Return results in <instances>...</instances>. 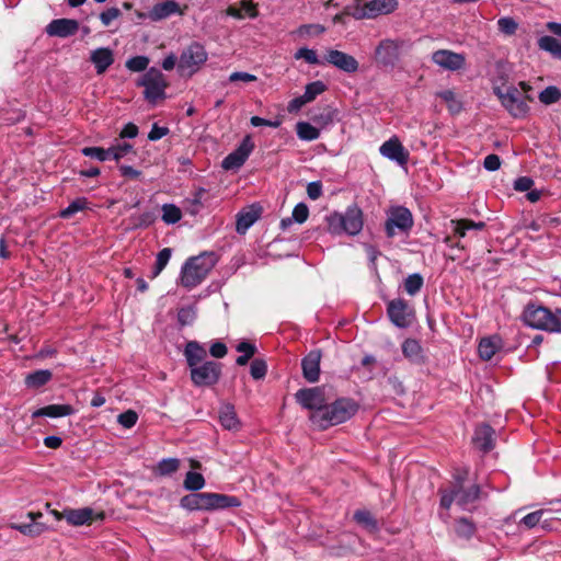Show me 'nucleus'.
<instances>
[{
  "label": "nucleus",
  "instance_id": "64",
  "mask_svg": "<svg viewBox=\"0 0 561 561\" xmlns=\"http://www.w3.org/2000/svg\"><path fill=\"white\" fill-rule=\"evenodd\" d=\"M210 354L216 358H222L227 354V346L221 342H215L210 346Z\"/></svg>",
  "mask_w": 561,
  "mask_h": 561
},
{
  "label": "nucleus",
  "instance_id": "53",
  "mask_svg": "<svg viewBox=\"0 0 561 561\" xmlns=\"http://www.w3.org/2000/svg\"><path fill=\"white\" fill-rule=\"evenodd\" d=\"M138 420V415L135 411L128 410L121 413L117 417L118 423L125 428L133 427Z\"/></svg>",
  "mask_w": 561,
  "mask_h": 561
},
{
  "label": "nucleus",
  "instance_id": "33",
  "mask_svg": "<svg viewBox=\"0 0 561 561\" xmlns=\"http://www.w3.org/2000/svg\"><path fill=\"white\" fill-rule=\"evenodd\" d=\"M53 377V374L48 369H39L28 374L25 377V385L27 388L37 389L46 385Z\"/></svg>",
  "mask_w": 561,
  "mask_h": 561
},
{
  "label": "nucleus",
  "instance_id": "17",
  "mask_svg": "<svg viewBox=\"0 0 561 561\" xmlns=\"http://www.w3.org/2000/svg\"><path fill=\"white\" fill-rule=\"evenodd\" d=\"M387 313L398 328H408L411 324L412 311L403 299L391 300L388 304Z\"/></svg>",
  "mask_w": 561,
  "mask_h": 561
},
{
  "label": "nucleus",
  "instance_id": "63",
  "mask_svg": "<svg viewBox=\"0 0 561 561\" xmlns=\"http://www.w3.org/2000/svg\"><path fill=\"white\" fill-rule=\"evenodd\" d=\"M309 102L304 99V95H299L294 98L287 105V111L289 113H297L302 106L308 104Z\"/></svg>",
  "mask_w": 561,
  "mask_h": 561
},
{
  "label": "nucleus",
  "instance_id": "48",
  "mask_svg": "<svg viewBox=\"0 0 561 561\" xmlns=\"http://www.w3.org/2000/svg\"><path fill=\"white\" fill-rule=\"evenodd\" d=\"M455 531L459 537L471 538L476 531L473 523L467 518H460L456 522Z\"/></svg>",
  "mask_w": 561,
  "mask_h": 561
},
{
  "label": "nucleus",
  "instance_id": "51",
  "mask_svg": "<svg viewBox=\"0 0 561 561\" xmlns=\"http://www.w3.org/2000/svg\"><path fill=\"white\" fill-rule=\"evenodd\" d=\"M266 371H267V365L263 359L255 358L251 363L250 374L253 377V379L259 380V379L264 378L266 375Z\"/></svg>",
  "mask_w": 561,
  "mask_h": 561
},
{
  "label": "nucleus",
  "instance_id": "28",
  "mask_svg": "<svg viewBox=\"0 0 561 561\" xmlns=\"http://www.w3.org/2000/svg\"><path fill=\"white\" fill-rule=\"evenodd\" d=\"M76 412L75 408L70 404H49L43 408H39L35 410L32 413V417H42V416H48V417H61V416H69L72 415Z\"/></svg>",
  "mask_w": 561,
  "mask_h": 561
},
{
  "label": "nucleus",
  "instance_id": "13",
  "mask_svg": "<svg viewBox=\"0 0 561 561\" xmlns=\"http://www.w3.org/2000/svg\"><path fill=\"white\" fill-rule=\"evenodd\" d=\"M140 85L145 88V96L150 102L163 98L168 85L163 73L157 68H150L141 78Z\"/></svg>",
  "mask_w": 561,
  "mask_h": 561
},
{
  "label": "nucleus",
  "instance_id": "43",
  "mask_svg": "<svg viewBox=\"0 0 561 561\" xmlns=\"http://www.w3.org/2000/svg\"><path fill=\"white\" fill-rule=\"evenodd\" d=\"M424 280L421 274L409 275L404 280V289L410 296L416 295L423 287Z\"/></svg>",
  "mask_w": 561,
  "mask_h": 561
},
{
  "label": "nucleus",
  "instance_id": "60",
  "mask_svg": "<svg viewBox=\"0 0 561 561\" xmlns=\"http://www.w3.org/2000/svg\"><path fill=\"white\" fill-rule=\"evenodd\" d=\"M256 79L257 78L254 75H251V73H248V72H242V71L232 72L229 76V81L230 82L241 81V82H244V83H249V82L256 81Z\"/></svg>",
  "mask_w": 561,
  "mask_h": 561
},
{
  "label": "nucleus",
  "instance_id": "45",
  "mask_svg": "<svg viewBox=\"0 0 561 561\" xmlns=\"http://www.w3.org/2000/svg\"><path fill=\"white\" fill-rule=\"evenodd\" d=\"M88 201L85 197H79L72 201L65 209L60 211L61 218H70L78 211H81L87 208Z\"/></svg>",
  "mask_w": 561,
  "mask_h": 561
},
{
  "label": "nucleus",
  "instance_id": "3",
  "mask_svg": "<svg viewBox=\"0 0 561 561\" xmlns=\"http://www.w3.org/2000/svg\"><path fill=\"white\" fill-rule=\"evenodd\" d=\"M181 507L187 511H215L228 507H237L240 501L236 496L219 493H191L180 501Z\"/></svg>",
  "mask_w": 561,
  "mask_h": 561
},
{
  "label": "nucleus",
  "instance_id": "5",
  "mask_svg": "<svg viewBox=\"0 0 561 561\" xmlns=\"http://www.w3.org/2000/svg\"><path fill=\"white\" fill-rule=\"evenodd\" d=\"M526 325L549 332H561V309L551 311L537 304H528L523 312Z\"/></svg>",
  "mask_w": 561,
  "mask_h": 561
},
{
  "label": "nucleus",
  "instance_id": "38",
  "mask_svg": "<svg viewBox=\"0 0 561 561\" xmlns=\"http://www.w3.org/2000/svg\"><path fill=\"white\" fill-rule=\"evenodd\" d=\"M294 58L296 60H305L309 65H323L324 61L321 60L318 53L314 49L308 47L299 48L295 54Z\"/></svg>",
  "mask_w": 561,
  "mask_h": 561
},
{
  "label": "nucleus",
  "instance_id": "37",
  "mask_svg": "<svg viewBox=\"0 0 561 561\" xmlns=\"http://www.w3.org/2000/svg\"><path fill=\"white\" fill-rule=\"evenodd\" d=\"M540 49L550 53L553 57L561 59V42L552 36H542L538 41Z\"/></svg>",
  "mask_w": 561,
  "mask_h": 561
},
{
  "label": "nucleus",
  "instance_id": "44",
  "mask_svg": "<svg viewBox=\"0 0 561 561\" xmlns=\"http://www.w3.org/2000/svg\"><path fill=\"white\" fill-rule=\"evenodd\" d=\"M180 467V460L176 458H165L158 462L157 472L160 476H170Z\"/></svg>",
  "mask_w": 561,
  "mask_h": 561
},
{
  "label": "nucleus",
  "instance_id": "56",
  "mask_svg": "<svg viewBox=\"0 0 561 561\" xmlns=\"http://www.w3.org/2000/svg\"><path fill=\"white\" fill-rule=\"evenodd\" d=\"M501 32L505 34H513L517 30V23L511 18H502L497 21Z\"/></svg>",
  "mask_w": 561,
  "mask_h": 561
},
{
  "label": "nucleus",
  "instance_id": "42",
  "mask_svg": "<svg viewBox=\"0 0 561 561\" xmlns=\"http://www.w3.org/2000/svg\"><path fill=\"white\" fill-rule=\"evenodd\" d=\"M327 90V85L324 82L317 80L311 83H308L305 88L304 99L309 103L316 100V98L322 94Z\"/></svg>",
  "mask_w": 561,
  "mask_h": 561
},
{
  "label": "nucleus",
  "instance_id": "30",
  "mask_svg": "<svg viewBox=\"0 0 561 561\" xmlns=\"http://www.w3.org/2000/svg\"><path fill=\"white\" fill-rule=\"evenodd\" d=\"M184 355L190 368L204 363L207 353L206 350L196 341L187 342Z\"/></svg>",
  "mask_w": 561,
  "mask_h": 561
},
{
  "label": "nucleus",
  "instance_id": "24",
  "mask_svg": "<svg viewBox=\"0 0 561 561\" xmlns=\"http://www.w3.org/2000/svg\"><path fill=\"white\" fill-rule=\"evenodd\" d=\"M379 152L401 167L408 163L410 156L409 151L402 146V142H382Z\"/></svg>",
  "mask_w": 561,
  "mask_h": 561
},
{
  "label": "nucleus",
  "instance_id": "52",
  "mask_svg": "<svg viewBox=\"0 0 561 561\" xmlns=\"http://www.w3.org/2000/svg\"><path fill=\"white\" fill-rule=\"evenodd\" d=\"M149 65V59L145 56H136L126 61V67L130 71H142Z\"/></svg>",
  "mask_w": 561,
  "mask_h": 561
},
{
  "label": "nucleus",
  "instance_id": "25",
  "mask_svg": "<svg viewBox=\"0 0 561 561\" xmlns=\"http://www.w3.org/2000/svg\"><path fill=\"white\" fill-rule=\"evenodd\" d=\"M90 61L93 64L96 73L102 75L114 62V53L107 47L93 49L90 53Z\"/></svg>",
  "mask_w": 561,
  "mask_h": 561
},
{
  "label": "nucleus",
  "instance_id": "31",
  "mask_svg": "<svg viewBox=\"0 0 561 561\" xmlns=\"http://www.w3.org/2000/svg\"><path fill=\"white\" fill-rule=\"evenodd\" d=\"M502 342L499 336L484 337L478 346L479 355L484 360H490L501 348Z\"/></svg>",
  "mask_w": 561,
  "mask_h": 561
},
{
  "label": "nucleus",
  "instance_id": "50",
  "mask_svg": "<svg viewBox=\"0 0 561 561\" xmlns=\"http://www.w3.org/2000/svg\"><path fill=\"white\" fill-rule=\"evenodd\" d=\"M545 513V510L531 512L520 519L519 525L525 526L527 529H531L541 523V518Z\"/></svg>",
  "mask_w": 561,
  "mask_h": 561
},
{
  "label": "nucleus",
  "instance_id": "29",
  "mask_svg": "<svg viewBox=\"0 0 561 561\" xmlns=\"http://www.w3.org/2000/svg\"><path fill=\"white\" fill-rule=\"evenodd\" d=\"M94 512L90 507L67 508L64 511L65 519L72 526H82L90 524L93 519Z\"/></svg>",
  "mask_w": 561,
  "mask_h": 561
},
{
  "label": "nucleus",
  "instance_id": "16",
  "mask_svg": "<svg viewBox=\"0 0 561 561\" xmlns=\"http://www.w3.org/2000/svg\"><path fill=\"white\" fill-rule=\"evenodd\" d=\"M432 61L444 70L457 71L465 68L466 57L449 49H439L432 54Z\"/></svg>",
  "mask_w": 561,
  "mask_h": 561
},
{
  "label": "nucleus",
  "instance_id": "62",
  "mask_svg": "<svg viewBox=\"0 0 561 561\" xmlns=\"http://www.w3.org/2000/svg\"><path fill=\"white\" fill-rule=\"evenodd\" d=\"M308 197L312 201L318 199L322 195V184L319 181L310 182L307 185Z\"/></svg>",
  "mask_w": 561,
  "mask_h": 561
},
{
  "label": "nucleus",
  "instance_id": "21",
  "mask_svg": "<svg viewBox=\"0 0 561 561\" xmlns=\"http://www.w3.org/2000/svg\"><path fill=\"white\" fill-rule=\"evenodd\" d=\"M321 357L322 354L319 350H312L302 358V375L307 381L317 382L319 380Z\"/></svg>",
  "mask_w": 561,
  "mask_h": 561
},
{
  "label": "nucleus",
  "instance_id": "4",
  "mask_svg": "<svg viewBox=\"0 0 561 561\" xmlns=\"http://www.w3.org/2000/svg\"><path fill=\"white\" fill-rule=\"evenodd\" d=\"M328 230L332 234H358L364 226L363 211L357 205H351L344 213L334 211L327 217Z\"/></svg>",
  "mask_w": 561,
  "mask_h": 561
},
{
  "label": "nucleus",
  "instance_id": "18",
  "mask_svg": "<svg viewBox=\"0 0 561 561\" xmlns=\"http://www.w3.org/2000/svg\"><path fill=\"white\" fill-rule=\"evenodd\" d=\"M253 149V142H240V146L222 160V169L226 171H238L244 164Z\"/></svg>",
  "mask_w": 561,
  "mask_h": 561
},
{
  "label": "nucleus",
  "instance_id": "1",
  "mask_svg": "<svg viewBox=\"0 0 561 561\" xmlns=\"http://www.w3.org/2000/svg\"><path fill=\"white\" fill-rule=\"evenodd\" d=\"M531 87L522 81L519 88L510 83L504 77H500L493 81V91L499 98L503 107L514 117L523 118L529 112L528 101L531 99L527 95Z\"/></svg>",
  "mask_w": 561,
  "mask_h": 561
},
{
  "label": "nucleus",
  "instance_id": "46",
  "mask_svg": "<svg viewBox=\"0 0 561 561\" xmlns=\"http://www.w3.org/2000/svg\"><path fill=\"white\" fill-rule=\"evenodd\" d=\"M297 134L302 140H313L320 136L318 128L305 122L297 124Z\"/></svg>",
  "mask_w": 561,
  "mask_h": 561
},
{
  "label": "nucleus",
  "instance_id": "19",
  "mask_svg": "<svg viewBox=\"0 0 561 561\" xmlns=\"http://www.w3.org/2000/svg\"><path fill=\"white\" fill-rule=\"evenodd\" d=\"M324 61L348 73L356 72L359 67L358 61L353 56L337 49H329Z\"/></svg>",
  "mask_w": 561,
  "mask_h": 561
},
{
  "label": "nucleus",
  "instance_id": "49",
  "mask_svg": "<svg viewBox=\"0 0 561 561\" xmlns=\"http://www.w3.org/2000/svg\"><path fill=\"white\" fill-rule=\"evenodd\" d=\"M162 220L165 224H175L181 219V210L172 204H165L162 207Z\"/></svg>",
  "mask_w": 561,
  "mask_h": 561
},
{
  "label": "nucleus",
  "instance_id": "35",
  "mask_svg": "<svg viewBox=\"0 0 561 561\" xmlns=\"http://www.w3.org/2000/svg\"><path fill=\"white\" fill-rule=\"evenodd\" d=\"M437 96L440 98L445 102L448 111L451 114H457L461 111L462 100H461L460 95L457 94L455 91L444 90V91L439 92L437 94Z\"/></svg>",
  "mask_w": 561,
  "mask_h": 561
},
{
  "label": "nucleus",
  "instance_id": "47",
  "mask_svg": "<svg viewBox=\"0 0 561 561\" xmlns=\"http://www.w3.org/2000/svg\"><path fill=\"white\" fill-rule=\"evenodd\" d=\"M561 99V91L550 85L539 93V101L545 105H550L558 102Z\"/></svg>",
  "mask_w": 561,
  "mask_h": 561
},
{
  "label": "nucleus",
  "instance_id": "32",
  "mask_svg": "<svg viewBox=\"0 0 561 561\" xmlns=\"http://www.w3.org/2000/svg\"><path fill=\"white\" fill-rule=\"evenodd\" d=\"M219 421L224 428L228 431H237L240 422L237 417L234 409L230 404H225L219 411Z\"/></svg>",
  "mask_w": 561,
  "mask_h": 561
},
{
  "label": "nucleus",
  "instance_id": "55",
  "mask_svg": "<svg viewBox=\"0 0 561 561\" xmlns=\"http://www.w3.org/2000/svg\"><path fill=\"white\" fill-rule=\"evenodd\" d=\"M354 519L358 524H363L366 527H370V528H375L376 527V522H375V519L373 518L371 514L368 511H356L354 513Z\"/></svg>",
  "mask_w": 561,
  "mask_h": 561
},
{
  "label": "nucleus",
  "instance_id": "41",
  "mask_svg": "<svg viewBox=\"0 0 561 561\" xmlns=\"http://www.w3.org/2000/svg\"><path fill=\"white\" fill-rule=\"evenodd\" d=\"M183 485L186 490L196 492L204 488L205 479H204L203 474H201L198 472L188 471L184 479Z\"/></svg>",
  "mask_w": 561,
  "mask_h": 561
},
{
  "label": "nucleus",
  "instance_id": "14",
  "mask_svg": "<svg viewBox=\"0 0 561 561\" xmlns=\"http://www.w3.org/2000/svg\"><path fill=\"white\" fill-rule=\"evenodd\" d=\"M133 151V146L129 142H124L122 146H112L107 149L101 147H87L82 149L85 157H90L100 162L108 160H119Z\"/></svg>",
  "mask_w": 561,
  "mask_h": 561
},
{
  "label": "nucleus",
  "instance_id": "36",
  "mask_svg": "<svg viewBox=\"0 0 561 561\" xmlns=\"http://www.w3.org/2000/svg\"><path fill=\"white\" fill-rule=\"evenodd\" d=\"M12 527L21 534L30 537H37L48 529L45 524L33 523L31 520L28 523L14 524Z\"/></svg>",
  "mask_w": 561,
  "mask_h": 561
},
{
  "label": "nucleus",
  "instance_id": "40",
  "mask_svg": "<svg viewBox=\"0 0 561 561\" xmlns=\"http://www.w3.org/2000/svg\"><path fill=\"white\" fill-rule=\"evenodd\" d=\"M197 318V309L195 306H185L178 311V322L181 327L192 325Z\"/></svg>",
  "mask_w": 561,
  "mask_h": 561
},
{
  "label": "nucleus",
  "instance_id": "11",
  "mask_svg": "<svg viewBox=\"0 0 561 561\" xmlns=\"http://www.w3.org/2000/svg\"><path fill=\"white\" fill-rule=\"evenodd\" d=\"M191 369V379L197 387H210L220 378L221 364L214 360H206Z\"/></svg>",
  "mask_w": 561,
  "mask_h": 561
},
{
  "label": "nucleus",
  "instance_id": "61",
  "mask_svg": "<svg viewBox=\"0 0 561 561\" xmlns=\"http://www.w3.org/2000/svg\"><path fill=\"white\" fill-rule=\"evenodd\" d=\"M534 185V180L529 176H520L515 180L514 188L518 192H527Z\"/></svg>",
  "mask_w": 561,
  "mask_h": 561
},
{
  "label": "nucleus",
  "instance_id": "2",
  "mask_svg": "<svg viewBox=\"0 0 561 561\" xmlns=\"http://www.w3.org/2000/svg\"><path fill=\"white\" fill-rule=\"evenodd\" d=\"M358 410V404L348 398L336 399L325 404L323 410L312 412L310 421L321 430L334 426L350 420Z\"/></svg>",
  "mask_w": 561,
  "mask_h": 561
},
{
  "label": "nucleus",
  "instance_id": "23",
  "mask_svg": "<svg viewBox=\"0 0 561 561\" xmlns=\"http://www.w3.org/2000/svg\"><path fill=\"white\" fill-rule=\"evenodd\" d=\"M79 30V23L72 19H57L53 20L46 26V33L49 36L68 37L76 34Z\"/></svg>",
  "mask_w": 561,
  "mask_h": 561
},
{
  "label": "nucleus",
  "instance_id": "7",
  "mask_svg": "<svg viewBox=\"0 0 561 561\" xmlns=\"http://www.w3.org/2000/svg\"><path fill=\"white\" fill-rule=\"evenodd\" d=\"M440 506L448 510L454 502L462 508H467L470 504H473L480 499L481 488L479 484H472L470 486L460 485L451 488L449 491H440Z\"/></svg>",
  "mask_w": 561,
  "mask_h": 561
},
{
  "label": "nucleus",
  "instance_id": "15",
  "mask_svg": "<svg viewBox=\"0 0 561 561\" xmlns=\"http://www.w3.org/2000/svg\"><path fill=\"white\" fill-rule=\"evenodd\" d=\"M295 397L302 408L312 412L323 410L327 404L324 392L319 387L300 389L296 392Z\"/></svg>",
  "mask_w": 561,
  "mask_h": 561
},
{
  "label": "nucleus",
  "instance_id": "10",
  "mask_svg": "<svg viewBox=\"0 0 561 561\" xmlns=\"http://www.w3.org/2000/svg\"><path fill=\"white\" fill-rule=\"evenodd\" d=\"M206 60L207 53L205 48L197 43H193L182 51L178 66L179 71L182 75L192 76L199 70Z\"/></svg>",
  "mask_w": 561,
  "mask_h": 561
},
{
  "label": "nucleus",
  "instance_id": "59",
  "mask_svg": "<svg viewBox=\"0 0 561 561\" xmlns=\"http://www.w3.org/2000/svg\"><path fill=\"white\" fill-rule=\"evenodd\" d=\"M483 167L486 171L493 172L500 169L501 159L497 154H489L484 158Z\"/></svg>",
  "mask_w": 561,
  "mask_h": 561
},
{
  "label": "nucleus",
  "instance_id": "27",
  "mask_svg": "<svg viewBox=\"0 0 561 561\" xmlns=\"http://www.w3.org/2000/svg\"><path fill=\"white\" fill-rule=\"evenodd\" d=\"M226 12L228 15L238 20L245 18L253 19L257 15L256 8L252 0H238L237 2L230 4Z\"/></svg>",
  "mask_w": 561,
  "mask_h": 561
},
{
  "label": "nucleus",
  "instance_id": "39",
  "mask_svg": "<svg viewBox=\"0 0 561 561\" xmlns=\"http://www.w3.org/2000/svg\"><path fill=\"white\" fill-rule=\"evenodd\" d=\"M171 255L172 250L170 248H164L158 252L150 278H156L164 270L171 259Z\"/></svg>",
  "mask_w": 561,
  "mask_h": 561
},
{
  "label": "nucleus",
  "instance_id": "54",
  "mask_svg": "<svg viewBox=\"0 0 561 561\" xmlns=\"http://www.w3.org/2000/svg\"><path fill=\"white\" fill-rule=\"evenodd\" d=\"M308 216H309V209H308V206L304 203L297 204L291 214L293 219L298 224L305 222L307 220Z\"/></svg>",
  "mask_w": 561,
  "mask_h": 561
},
{
  "label": "nucleus",
  "instance_id": "34",
  "mask_svg": "<svg viewBox=\"0 0 561 561\" xmlns=\"http://www.w3.org/2000/svg\"><path fill=\"white\" fill-rule=\"evenodd\" d=\"M402 353L405 358L412 363H420L422 360V347L414 339H407L402 343Z\"/></svg>",
  "mask_w": 561,
  "mask_h": 561
},
{
  "label": "nucleus",
  "instance_id": "22",
  "mask_svg": "<svg viewBox=\"0 0 561 561\" xmlns=\"http://www.w3.org/2000/svg\"><path fill=\"white\" fill-rule=\"evenodd\" d=\"M183 13L184 10L178 2L173 0H167L153 5L146 16L151 21H160L175 14L182 15Z\"/></svg>",
  "mask_w": 561,
  "mask_h": 561
},
{
  "label": "nucleus",
  "instance_id": "12",
  "mask_svg": "<svg viewBox=\"0 0 561 561\" xmlns=\"http://www.w3.org/2000/svg\"><path fill=\"white\" fill-rule=\"evenodd\" d=\"M398 8V0H370L354 8L353 16L357 20L375 19L382 14L392 13Z\"/></svg>",
  "mask_w": 561,
  "mask_h": 561
},
{
  "label": "nucleus",
  "instance_id": "26",
  "mask_svg": "<svg viewBox=\"0 0 561 561\" xmlns=\"http://www.w3.org/2000/svg\"><path fill=\"white\" fill-rule=\"evenodd\" d=\"M493 428L488 424H482L476 428L472 442L477 448L488 453L493 448Z\"/></svg>",
  "mask_w": 561,
  "mask_h": 561
},
{
  "label": "nucleus",
  "instance_id": "6",
  "mask_svg": "<svg viewBox=\"0 0 561 561\" xmlns=\"http://www.w3.org/2000/svg\"><path fill=\"white\" fill-rule=\"evenodd\" d=\"M216 264L214 253H203L190 257L181 270V285L193 288L199 285Z\"/></svg>",
  "mask_w": 561,
  "mask_h": 561
},
{
  "label": "nucleus",
  "instance_id": "8",
  "mask_svg": "<svg viewBox=\"0 0 561 561\" xmlns=\"http://www.w3.org/2000/svg\"><path fill=\"white\" fill-rule=\"evenodd\" d=\"M414 224L412 213L403 206L391 207L387 213L385 231L388 238L398 233L408 234Z\"/></svg>",
  "mask_w": 561,
  "mask_h": 561
},
{
  "label": "nucleus",
  "instance_id": "20",
  "mask_svg": "<svg viewBox=\"0 0 561 561\" xmlns=\"http://www.w3.org/2000/svg\"><path fill=\"white\" fill-rule=\"evenodd\" d=\"M262 207L252 204L237 214L236 230L239 234H244L261 217Z\"/></svg>",
  "mask_w": 561,
  "mask_h": 561
},
{
  "label": "nucleus",
  "instance_id": "57",
  "mask_svg": "<svg viewBox=\"0 0 561 561\" xmlns=\"http://www.w3.org/2000/svg\"><path fill=\"white\" fill-rule=\"evenodd\" d=\"M119 15L121 11L117 8H110L101 13L100 19L104 26H108Z\"/></svg>",
  "mask_w": 561,
  "mask_h": 561
},
{
  "label": "nucleus",
  "instance_id": "9",
  "mask_svg": "<svg viewBox=\"0 0 561 561\" xmlns=\"http://www.w3.org/2000/svg\"><path fill=\"white\" fill-rule=\"evenodd\" d=\"M405 46L403 39L385 38L379 42L375 49V60L381 67L393 68L400 60Z\"/></svg>",
  "mask_w": 561,
  "mask_h": 561
},
{
  "label": "nucleus",
  "instance_id": "58",
  "mask_svg": "<svg viewBox=\"0 0 561 561\" xmlns=\"http://www.w3.org/2000/svg\"><path fill=\"white\" fill-rule=\"evenodd\" d=\"M169 135H170V130L168 127L159 126L158 124H153V126L148 135V140H159Z\"/></svg>",
  "mask_w": 561,
  "mask_h": 561
}]
</instances>
